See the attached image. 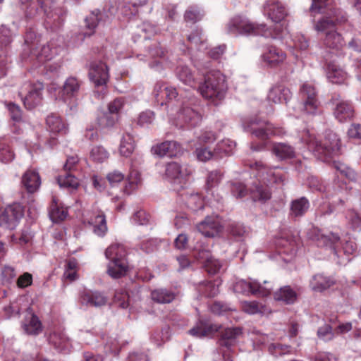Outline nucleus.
I'll list each match as a JSON object with an SVG mask.
<instances>
[{"mask_svg":"<svg viewBox=\"0 0 361 361\" xmlns=\"http://www.w3.org/2000/svg\"><path fill=\"white\" fill-rule=\"evenodd\" d=\"M330 12L317 20L314 29L324 34L322 38L323 47L331 53L343 50L346 42L337 27L345 25L348 20L346 13L340 8L332 7Z\"/></svg>","mask_w":361,"mask_h":361,"instance_id":"nucleus-1","label":"nucleus"},{"mask_svg":"<svg viewBox=\"0 0 361 361\" xmlns=\"http://www.w3.org/2000/svg\"><path fill=\"white\" fill-rule=\"evenodd\" d=\"M244 130L250 133L252 138L259 140V142L252 141L250 149L252 151L259 152L266 149L267 142L273 137H282L286 134L283 128L278 126L269 120L255 116L249 118L243 122Z\"/></svg>","mask_w":361,"mask_h":361,"instance_id":"nucleus-2","label":"nucleus"},{"mask_svg":"<svg viewBox=\"0 0 361 361\" xmlns=\"http://www.w3.org/2000/svg\"><path fill=\"white\" fill-rule=\"evenodd\" d=\"M307 146L318 159L329 162L334 156L340 154L341 142L336 133L328 130L323 140L311 138Z\"/></svg>","mask_w":361,"mask_h":361,"instance_id":"nucleus-3","label":"nucleus"},{"mask_svg":"<svg viewBox=\"0 0 361 361\" xmlns=\"http://www.w3.org/2000/svg\"><path fill=\"white\" fill-rule=\"evenodd\" d=\"M228 86L225 75L219 71H212L204 76L199 86L201 95L206 99L218 103L224 99Z\"/></svg>","mask_w":361,"mask_h":361,"instance_id":"nucleus-4","label":"nucleus"},{"mask_svg":"<svg viewBox=\"0 0 361 361\" xmlns=\"http://www.w3.org/2000/svg\"><path fill=\"white\" fill-rule=\"evenodd\" d=\"M229 32L245 35H262L265 37L276 38L282 32V29L274 33L265 23H255L241 16H235L227 24Z\"/></svg>","mask_w":361,"mask_h":361,"instance_id":"nucleus-5","label":"nucleus"},{"mask_svg":"<svg viewBox=\"0 0 361 361\" xmlns=\"http://www.w3.org/2000/svg\"><path fill=\"white\" fill-rule=\"evenodd\" d=\"M58 0H37V5L47 17V23L52 24L53 29L62 26L67 15V11L62 7L56 8Z\"/></svg>","mask_w":361,"mask_h":361,"instance_id":"nucleus-6","label":"nucleus"},{"mask_svg":"<svg viewBox=\"0 0 361 361\" xmlns=\"http://www.w3.org/2000/svg\"><path fill=\"white\" fill-rule=\"evenodd\" d=\"M89 78L96 87H102L101 92L95 91L99 99H103L107 93L106 83L109 81V69L102 61L92 62L89 69Z\"/></svg>","mask_w":361,"mask_h":361,"instance_id":"nucleus-7","label":"nucleus"},{"mask_svg":"<svg viewBox=\"0 0 361 361\" xmlns=\"http://www.w3.org/2000/svg\"><path fill=\"white\" fill-rule=\"evenodd\" d=\"M25 214V207L19 202H13L0 208V226L14 229Z\"/></svg>","mask_w":361,"mask_h":361,"instance_id":"nucleus-8","label":"nucleus"},{"mask_svg":"<svg viewBox=\"0 0 361 361\" xmlns=\"http://www.w3.org/2000/svg\"><path fill=\"white\" fill-rule=\"evenodd\" d=\"M329 102L334 106L333 114L339 122H346L354 118V106L350 101L344 100L340 93H333Z\"/></svg>","mask_w":361,"mask_h":361,"instance_id":"nucleus-9","label":"nucleus"},{"mask_svg":"<svg viewBox=\"0 0 361 361\" xmlns=\"http://www.w3.org/2000/svg\"><path fill=\"white\" fill-rule=\"evenodd\" d=\"M250 168L257 171L258 176L264 182L270 184L283 185L286 180L284 173L278 171L277 167H271L262 161H257L250 164Z\"/></svg>","mask_w":361,"mask_h":361,"instance_id":"nucleus-10","label":"nucleus"},{"mask_svg":"<svg viewBox=\"0 0 361 361\" xmlns=\"http://www.w3.org/2000/svg\"><path fill=\"white\" fill-rule=\"evenodd\" d=\"M217 333L219 345L231 350L232 347L237 345L238 339L243 336V328L241 326L222 327Z\"/></svg>","mask_w":361,"mask_h":361,"instance_id":"nucleus-11","label":"nucleus"},{"mask_svg":"<svg viewBox=\"0 0 361 361\" xmlns=\"http://www.w3.org/2000/svg\"><path fill=\"white\" fill-rule=\"evenodd\" d=\"M264 15L283 27L288 13L284 5L279 0H267L264 4Z\"/></svg>","mask_w":361,"mask_h":361,"instance_id":"nucleus-12","label":"nucleus"},{"mask_svg":"<svg viewBox=\"0 0 361 361\" xmlns=\"http://www.w3.org/2000/svg\"><path fill=\"white\" fill-rule=\"evenodd\" d=\"M20 326L23 332L28 336H38L44 330L42 321L31 307L25 310Z\"/></svg>","mask_w":361,"mask_h":361,"instance_id":"nucleus-13","label":"nucleus"},{"mask_svg":"<svg viewBox=\"0 0 361 361\" xmlns=\"http://www.w3.org/2000/svg\"><path fill=\"white\" fill-rule=\"evenodd\" d=\"M151 153L159 158L168 157H176L181 154V145L176 140H166L154 145L150 149Z\"/></svg>","mask_w":361,"mask_h":361,"instance_id":"nucleus-14","label":"nucleus"},{"mask_svg":"<svg viewBox=\"0 0 361 361\" xmlns=\"http://www.w3.org/2000/svg\"><path fill=\"white\" fill-rule=\"evenodd\" d=\"M221 328V324H213L209 320L200 319L190 329L189 334L198 338L213 337Z\"/></svg>","mask_w":361,"mask_h":361,"instance_id":"nucleus-15","label":"nucleus"},{"mask_svg":"<svg viewBox=\"0 0 361 361\" xmlns=\"http://www.w3.org/2000/svg\"><path fill=\"white\" fill-rule=\"evenodd\" d=\"M58 54V49L53 41H49L47 44L43 45L40 48L39 46L32 52L30 58L27 59L30 62H38L44 63L51 60Z\"/></svg>","mask_w":361,"mask_h":361,"instance_id":"nucleus-16","label":"nucleus"},{"mask_svg":"<svg viewBox=\"0 0 361 361\" xmlns=\"http://www.w3.org/2000/svg\"><path fill=\"white\" fill-rule=\"evenodd\" d=\"M178 119L189 127H195L202 121V114L197 106L183 104L178 114Z\"/></svg>","mask_w":361,"mask_h":361,"instance_id":"nucleus-17","label":"nucleus"},{"mask_svg":"<svg viewBox=\"0 0 361 361\" xmlns=\"http://www.w3.org/2000/svg\"><path fill=\"white\" fill-rule=\"evenodd\" d=\"M87 223L92 227L94 234L99 237L106 235L108 227L104 212L100 209H92L89 213Z\"/></svg>","mask_w":361,"mask_h":361,"instance_id":"nucleus-18","label":"nucleus"},{"mask_svg":"<svg viewBox=\"0 0 361 361\" xmlns=\"http://www.w3.org/2000/svg\"><path fill=\"white\" fill-rule=\"evenodd\" d=\"M196 227L203 235L209 238L218 235L223 229L218 219L210 216H206L203 221L197 224Z\"/></svg>","mask_w":361,"mask_h":361,"instance_id":"nucleus-19","label":"nucleus"},{"mask_svg":"<svg viewBox=\"0 0 361 361\" xmlns=\"http://www.w3.org/2000/svg\"><path fill=\"white\" fill-rule=\"evenodd\" d=\"M81 305L90 307H102L106 305L108 298L99 291L83 290L79 298Z\"/></svg>","mask_w":361,"mask_h":361,"instance_id":"nucleus-20","label":"nucleus"},{"mask_svg":"<svg viewBox=\"0 0 361 361\" xmlns=\"http://www.w3.org/2000/svg\"><path fill=\"white\" fill-rule=\"evenodd\" d=\"M154 94L157 101L163 105L176 99L178 92L173 87L167 86L164 82H157L154 88Z\"/></svg>","mask_w":361,"mask_h":361,"instance_id":"nucleus-21","label":"nucleus"},{"mask_svg":"<svg viewBox=\"0 0 361 361\" xmlns=\"http://www.w3.org/2000/svg\"><path fill=\"white\" fill-rule=\"evenodd\" d=\"M39 44V38L37 37L35 31L30 27L26 30L24 35V48L21 54V59L27 61L30 58V55Z\"/></svg>","mask_w":361,"mask_h":361,"instance_id":"nucleus-22","label":"nucleus"},{"mask_svg":"<svg viewBox=\"0 0 361 361\" xmlns=\"http://www.w3.org/2000/svg\"><path fill=\"white\" fill-rule=\"evenodd\" d=\"M21 184L28 193L37 192L41 185L39 173L33 169H27L22 176Z\"/></svg>","mask_w":361,"mask_h":361,"instance_id":"nucleus-23","label":"nucleus"},{"mask_svg":"<svg viewBox=\"0 0 361 361\" xmlns=\"http://www.w3.org/2000/svg\"><path fill=\"white\" fill-rule=\"evenodd\" d=\"M178 295V292L172 288H159L150 293L152 300L158 304H169L173 302Z\"/></svg>","mask_w":361,"mask_h":361,"instance_id":"nucleus-24","label":"nucleus"},{"mask_svg":"<svg viewBox=\"0 0 361 361\" xmlns=\"http://www.w3.org/2000/svg\"><path fill=\"white\" fill-rule=\"evenodd\" d=\"M249 193L254 202H259L262 204H265L272 197L269 185L262 184L260 182L254 183L249 189Z\"/></svg>","mask_w":361,"mask_h":361,"instance_id":"nucleus-25","label":"nucleus"},{"mask_svg":"<svg viewBox=\"0 0 361 361\" xmlns=\"http://www.w3.org/2000/svg\"><path fill=\"white\" fill-rule=\"evenodd\" d=\"M291 97L290 89L281 85L271 87L268 94V99L274 104H287Z\"/></svg>","mask_w":361,"mask_h":361,"instance_id":"nucleus-26","label":"nucleus"},{"mask_svg":"<svg viewBox=\"0 0 361 361\" xmlns=\"http://www.w3.org/2000/svg\"><path fill=\"white\" fill-rule=\"evenodd\" d=\"M197 258L204 264L206 271L209 274H216L221 267L220 262L212 256L210 251L201 250L198 252Z\"/></svg>","mask_w":361,"mask_h":361,"instance_id":"nucleus-27","label":"nucleus"},{"mask_svg":"<svg viewBox=\"0 0 361 361\" xmlns=\"http://www.w3.org/2000/svg\"><path fill=\"white\" fill-rule=\"evenodd\" d=\"M271 152L281 161L292 159L296 157L295 148L286 142H274Z\"/></svg>","mask_w":361,"mask_h":361,"instance_id":"nucleus-28","label":"nucleus"},{"mask_svg":"<svg viewBox=\"0 0 361 361\" xmlns=\"http://www.w3.org/2000/svg\"><path fill=\"white\" fill-rule=\"evenodd\" d=\"M310 208V202L305 197L291 201L289 216L293 220H298L303 216Z\"/></svg>","mask_w":361,"mask_h":361,"instance_id":"nucleus-29","label":"nucleus"},{"mask_svg":"<svg viewBox=\"0 0 361 361\" xmlns=\"http://www.w3.org/2000/svg\"><path fill=\"white\" fill-rule=\"evenodd\" d=\"M129 271L128 259L121 261L109 262L107 264L106 273L114 279L124 277Z\"/></svg>","mask_w":361,"mask_h":361,"instance_id":"nucleus-30","label":"nucleus"},{"mask_svg":"<svg viewBox=\"0 0 361 361\" xmlns=\"http://www.w3.org/2000/svg\"><path fill=\"white\" fill-rule=\"evenodd\" d=\"M42 89V85H30L28 94L23 99V104L26 109L31 110L41 103Z\"/></svg>","mask_w":361,"mask_h":361,"instance_id":"nucleus-31","label":"nucleus"},{"mask_svg":"<svg viewBox=\"0 0 361 361\" xmlns=\"http://www.w3.org/2000/svg\"><path fill=\"white\" fill-rule=\"evenodd\" d=\"M273 298L277 302L292 305L297 301L298 294L290 286H284L274 293Z\"/></svg>","mask_w":361,"mask_h":361,"instance_id":"nucleus-32","label":"nucleus"},{"mask_svg":"<svg viewBox=\"0 0 361 361\" xmlns=\"http://www.w3.org/2000/svg\"><path fill=\"white\" fill-rule=\"evenodd\" d=\"M326 75L330 82L338 85L344 83L347 79L346 72L334 62L327 63Z\"/></svg>","mask_w":361,"mask_h":361,"instance_id":"nucleus-33","label":"nucleus"},{"mask_svg":"<svg viewBox=\"0 0 361 361\" xmlns=\"http://www.w3.org/2000/svg\"><path fill=\"white\" fill-rule=\"evenodd\" d=\"M105 257L109 262L127 260L126 247L120 243H112L105 250Z\"/></svg>","mask_w":361,"mask_h":361,"instance_id":"nucleus-34","label":"nucleus"},{"mask_svg":"<svg viewBox=\"0 0 361 361\" xmlns=\"http://www.w3.org/2000/svg\"><path fill=\"white\" fill-rule=\"evenodd\" d=\"M136 148V142L133 135L130 133H125L120 142L119 154L121 156L129 158L133 154Z\"/></svg>","mask_w":361,"mask_h":361,"instance_id":"nucleus-35","label":"nucleus"},{"mask_svg":"<svg viewBox=\"0 0 361 361\" xmlns=\"http://www.w3.org/2000/svg\"><path fill=\"white\" fill-rule=\"evenodd\" d=\"M190 172L177 161H169L165 165V178L169 180H176L183 178L184 176H188Z\"/></svg>","mask_w":361,"mask_h":361,"instance_id":"nucleus-36","label":"nucleus"},{"mask_svg":"<svg viewBox=\"0 0 361 361\" xmlns=\"http://www.w3.org/2000/svg\"><path fill=\"white\" fill-rule=\"evenodd\" d=\"M264 59L271 66H276L282 63L286 58V53L276 46L270 45L267 51L263 55Z\"/></svg>","mask_w":361,"mask_h":361,"instance_id":"nucleus-37","label":"nucleus"},{"mask_svg":"<svg viewBox=\"0 0 361 361\" xmlns=\"http://www.w3.org/2000/svg\"><path fill=\"white\" fill-rule=\"evenodd\" d=\"M81 82L75 77H69L65 81L62 89V97L64 100L71 99L78 94Z\"/></svg>","mask_w":361,"mask_h":361,"instance_id":"nucleus-38","label":"nucleus"},{"mask_svg":"<svg viewBox=\"0 0 361 361\" xmlns=\"http://www.w3.org/2000/svg\"><path fill=\"white\" fill-rule=\"evenodd\" d=\"M334 283L335 282L331 278L321 274H315L310 281L311 288L316 292H323Z\"/></svg>","mask_w":361,"mask_h":361,"instance_id":"nucleus-39","label":"nucleus"},{"mask_svg":"<svg viewBox=\"0 0 361 361\" xmlns=\"http://www.w3.org/2000/svg\"><path fill=\"white\" fill-rule=\"evenodd\" d=\"M118 121V116L111 114L109 111H103L97 116L96 125L100 129H109L114 128Z\"/></svg>","mask_w":361,"mask_h":361,"instance_id":"nucleus-40","label":"nucleus"},{"mask_svg":"<svg viewBox=\"0 0 361 361\" xmlns=\"http://www.w3.org/2000/svg\"><path fill=\"white\" fill-rule=\"evenodd\" d=\"M78 270L79 264L75 258L66 259L65 260L63 279L69 282L75 281L78 279Z\"/></svg>","mask_w":361,"mask_h":361,"instance_id":"nucleus-41","label":"nucleus"},{"mask_svg":"<svg viewBox=\"0 0 361 361\" xmlns=\"http://www.w3.org/2000/svg\"><path fill=\"white\" fill-rule=\"evenodd\" d=\"M46 123L49 130L53 133L66 134L67 132L66 125L62 118L56 114L48 116Z\"/></svg>","mask_w":361,"mask_h":361,"instance_id":"nucleus-42","label":"nucleus"},{"mask_svg":"<svg viewBox=\"0 0 361 361\" xmlns=\"http://www.w3.org/2000/svg\"><path fill=\"white\" fill-rule=\"evenodd\" d=\"M183 201L187 208L192 212H197L203 209L204 201L199 193H191L183 196Z\"/></svg>","mask_w":361,"mask_h":361,"instance_id":"nucleus-43","label":"nucleus"},{"mask_svg":"<svg viewBox=\"0 0 361 361\" xmlns=\"http://www.w3.org/2000/svg\"><path fill=\"white\" fill-rule=\"evenodd\" d=\"M57 183L61 187L66 188L70 190H77L80 186L79 180L72 173H64L60 174L56 178Z\"/></svg>","mask_w":361,"mask_h":361,"instance_id":"nucleus-44","label":"nucleus"},{"mask_svg":"<svg viewBox=\"0 0 361 361\" xmlns=\"http://www.w3.org/2000/svg\"><path fill=\"white\" fill-rule=\"evenodd\" d=\"M102 13L99 11L97 10L90 13L85 18V27L87 30L84 32L85 37H90L95 32L99 21L101 20Z\"/></svg>","mask_w":361,"mask_h":361,"instance_id":"nucleus-45","label":"nucleus"},{"mask_svg":"<svg viewBox=\"0 0 361 361\" xmlns=\"http://www.w3.org/2000/svg\"><path fill=\"white\" fill-rule=\"evenodd\" d=\"M141 183L140 173L135 169L130 170L128 177L127 183L123 188V192L128 195L134 192Z\"/></svg>","mask_w":361,"mask_h":361,"instance_id":"nucleus-46","label":"nucleus"},{"mask_svg":"<svg viewBox=\"0 0 361 361\" xmlns=\"http://www.w3.org/2000/svg\"><path fill=\"white\" fill-rule=\"evenodd\" d=\"M235 147V144L230 140H223L217 143L214 149V158L220 159L226 156H229Z\"/></svg>","mask_w":361,"mask_h":361,"instance_id":"nucleus-47","label":"nucleus"},{"mask_svg":"<svg viewBox=\"0 0 361 361\" xmlns=\"http://www.w3.org/2000/svg\"><path fill=\"white\" fill-rule=\"evenodd\" d=\"M15 154L6 137H0V161L7 164L13 160Z\"/></svg>","mask_w":361,"mask_h":361,"instance_id":"nucleus-48","label":"nucleus"},{"mask_svg":"<svg viewBox=\"0 0 361 361\" xmlns=\"http://www.w3.org/2000/svg\"><path fill=\"white\" fill-rule=\"evenodd\" d=\"M197 290L206 298H214L219 293V288L212 281H204L199 283Z\"/></svg>","mask_w":361,"mask_h":361,"instance_id":"nucleus-49","label":"nucleus"},{"mask_svg":"<svg viewBox=\"0 0 361 361\" xmlns=\"http://www.w3.org/2000/svg\"><path fill=\"white\" fill-rule=\"evenodd\" d=\"M170 339L169 327L155 329L150 336L151 341L157 346L160 347Z\"/></svg>","mask_w":361,"mask_h":361,"instance_id":"nucleus-50","label":"nucleus"},{"mask_svg":"<svg viewBox=\"0 0 361 361\" xmlns=\"http://www.w3.org/2000/svg\"><path fill=\"white\" fill-rule=\"evenodd\" d=\"M223 176L224 172L221 170L216 169L209 171L207 174L204 186L206 191H211L213 188L218 186L221 183Z\"/></svg>","mask_w":361,"mask_h":361,"instance_id":"nucleus-51","label":"nucleus"},{"mask_svg":"<svg viewBox=\"0 0 361 361\" xmlns=\"http://www.w3.org/2000/svg\"><path fill=\"white\" fill-rule=\"evenodd\" d=\"M178 78L183 83L192 85L195 83V78L190 68L187 66H178L176 70Z\"/></svg>","mask_w":361,"mask_h":361,"instance_id":"nucleus-52","label":"nucleus"},{"mask_svg":"<svg viewBox=\"0 0 361 361\" xmlns=\"http://www.w3.org/2000/svg\"><path fill=\"white\" fill-rule=\"evenodd\" d=\"M49 214L53 221H58L64 220L68 212L63 207H59L56 198H53L50 205Z\"/></svg>","mask_w":361,"mask_h":361,"instance_id":"nucleus-53","label":"nucleus"},{"mask_svg":"<svg viewBox=\"0 0 361 361\" xmlns=\"http://www.w3.org/2000/svg\"><path fill=\"white\" fill-rule=\"evenodd\" d=\"M209 308L212 314L219 316L235 311V308L231 307L229 304L218 300L212 302Z\"/></svg>","mask_w":361,"mask_h":361,"instance_id":"nucleus-54","label":"nucleus"},{"mask_svg":"<svg viewBox=\"0 0 361 361\" xmlns=\"http://www.w3.org/2000/svg\"><path fill=\"white\" fill-rule=\"evenodd\" d=\"M90 157L94 162L102 163L108 159L109 152L103 146L96 145L92 148Z\"/></svg>","mask_w":361,"mask_h":361,"instance_id":"nucleus-55","label":"nucleus"},{"mask_svg":"<svg viewBox=\"0 0 361 361\" xmlns=\"http://www.w3.org/2000/svg\"><path fill=\"white\" fill-rule=\"evenodd\" d=\"M49 343L56 348L61 349L66 346L68 338L61 332L54 331L49 335Z\"/></svg>","mask_w":361,"mask_h":361,"instance_id":"nucleus-56","label":"nucleus"},{"mask_svg":"<svg viewBox=\"0 0 361 361\" xmlns=\"http://www.w3.org/2000/svg\"><path fill=\"white\" fill-rule=\"evenodd\" d=\"M126 99L124 97H120L115 98L113 101L108 104V111L109 113L118 116L121 118V111L125 106Z\"/></svg>","mask_w":361,"mask_h":361,"instance_id":"nucleus-57","label":"nucleus"},{"mask_svg":"<svg viewBox=\"0 0 361 361\" xmlns=\"http://www.w3.org/2000/svg\"><path fill=\"white\" fill-rule=\"evenodd\" d=\"M242 310L245 313L255 314L263 312L264 310V306L255 300L244 301L242 302Z\"/></svg>","mask_w":361,"mask_h":361,"instance_id":"nucleus-58","label":"nucleus"},{"mask_svg":"<svg viewBox=\"0 0 361 361\" xmlns=\"http://www.w3.org/2000/svg\"><path fill=\"white\" fill-rule=\"evenodd\" d=\"M249 293L253 295L258 297H267L271 295V291L270 289L263 287L259 283L256 281L250 280Z\"/></svg>","mask_w":361,"mask_h":361,"instance_id":"nucleus-59","label":"nucleus"},{"mask_svg":"<svg viewBox=\"0 0 361 361\" xmlns=\"http://www.w3.org/2000/svg\"><path fill=\"white\" fill-rule=\"evenodd\" d=\"M203 15L204 13L199 8L196 6H190L185 11L184 19L186 22L194 24L200 20Z\"/></svg>","mask_w":361,"mask_h":361,"instance_id":"nucleus-60","label":"nucleus"},{"mask_svg":"<svg viewBox=\"0 0 361 361\" xmlns=\"http://www.w3.org/2000/svg\"><path fill=\"white\" fill-rule=\"evenodd\" d=\"M4 105L7 107L11 119L16 123L23 121L22 111L18 105L11 102H4Z\"/></svg>","mask_w":361,"mask_h":361,"instance_id":"nucleus-61","label":"nucleus"},{"mask_svg":"<svg viewBox=\"0 0 361 361\" xmlns=\"http://www.w3.org/2000/svg\"><path fill=\"white\" fill-rule=\"evenodd\" d=\"M299 93L303 100L317 97L315 87L308 82H305L302 85Z\"/></svg>","mask_w":361,"mask_h":361,"instance_id":"nucleus-62","label":"nucleus"},{"mask_svg":"<svg viewBox=\"0 0 361 361\" xmlns=\"http://www.w3.org/2000/svg\"><path fill=\"white\" fill-rule=\"evenodd\" d=\"M320 102L318 98L304 100L303 111L310 115H315L319 111Z\"/></svg>","mask_w":361,"mask_h":361,"instance_id":"nucleus-63","label":"nucleus"},{"mask_svg":"<svg viewBox=\"0 0 361 361\" xmlns=\"http://www.w3.org/2000/svg\"><path fill=\"white\" fill-rule=\"evenodd\" d=\"M334 336V331L330 324H326L317 330L318 338L324 341H331Z\"/></svg>","mask_w":361,"mask_h":361,"instance_id":"nucleus-64","label":"nucleus"}]
</instances>
